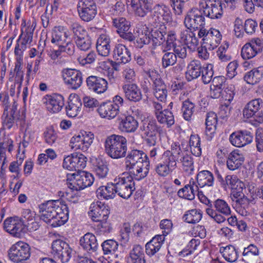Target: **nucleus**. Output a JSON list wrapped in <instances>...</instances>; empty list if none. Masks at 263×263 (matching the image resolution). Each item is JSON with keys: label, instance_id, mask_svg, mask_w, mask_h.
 I'll list each match as a JSON object with an SVG mask.
<instances>
[{"label": "nucleus", "instance_id": "obj_1", "mask_svg": "<svg viewBox=\"0 0 263 263\" xmlns=\"http://www.w3.org/2000/svg\"><path fill=\"white\" fill-rule=\"evenodd\" d=\"M106 154L113 159L124 158L125 168L148 161L147 155L142 151L133 149L127 152V140L120 135L108 136L104 143Z\"/></svg>", "mask_w": 263, "mask_h": 263}, {"label": "nucleus", "instance_id": "obj_2", "mask_svg": "<svg viewBox=\"0 0 263 263\" xmlns=\"http://www.w3.org/2000/svg\"><path fill=\"white\" fill-rule=\"evenodd\" d=\"M188 146L180 144L178 142H173L171 145V152L175 162L181 163L183 171L191 174L194 170L193 158L189 151Z\"/></svg>", "mask_w": 263, "mask_h": 263}, {"label": "nucleus", "instance_id": "obj_3", "mask_svg": "<svg viewBox=\"0 0 263 263\" xmlns=\"http://www.w3.org/2000/svg\"><path fill=\"white\" fill-rule=\"evenodd\" d=\"M68 208L66 204H62V206L48 213L44 212L40 215L41 219L46 223L55 228L63 225L68 219Z\"/></svg>", "mask_w": 263, "mask_h": 263}, {"label": "nucleus", "instance_id": "obj_4", "mask_svg": "<svg viewBox=\"0 0 263 263\" xmlns=\"http://www.w3.org/2000/svg\"><path fill=\"white\" fill-rule=\"evenodd\" d=\"M213 205L216 210L212 208H206V214L218 223L226 221V216L231 214V209L228 204L223 199H217L214 201Z\"/></svg>", "mask_w": 263, "mask_h": 263}, {"label": "nucleus", "instance_id": "obj_5", "mask_svg": "<svg viewBox=\"0 0 263 263\" xmlns=\"http://www.w3.org/2000/svg\"><path fill=\"white\" fill-rule=\"evenodd\" d=\"M30 254V246L23 241H18L12 245L8 251L10 259L16 263H26Z\"/></svg>", "mask_w": 263, "mask_h": 263}, {"label": "nucleus", "instance_id": "obj_6", "mask_svg": "<svg viewBox=\"0 0 263 263\" xmlns=\"http://www.w3.org/2000/svg\"><path fill=\"white\" fill-rule=\"evenodd\" d=\"M205 17L200 6L199 9L194 8L187 12L184 18V24L185 26L191 30H198L199 28L204 27Z\"/></svg>", "mask_w": 263, "mask_h": 263}, {"label": "nucleus", "instance_id": "obj_7", "mask_svg": "<svg viewBox=\"0 0 263 263\" xmlns=\"http://www.w3.org/2000/svg\"><path fill=\"white\" fill-rule=\"evenodd\" d=\"M114 182L116 194L123 199H128L135 190V182L131 177L115 178Z\"/></svg>", "mask_w": 263, "mask_h": 263}, {"label": "nucleus", "instance_id": "obj_8", "mask_svg": "<svg viewBox=\"0 0 263 263\" xmlns=\"http://www.w3.org/2000/svg\"><path fill=\"white\" fill-rule=\"evenodd\" d=\"M176 165L171 151L167 150L162 155L160 162L156 165L155 170L158 176L164 177L176 167Z\"/></svg>", "mask_w": 263, "mask_h": 263}, {"label": "nucleus", "instance_id": "obj_9", "mask_svg": "<svg viewBox=\"0 0 263 263\" xmlns=\"http://www.w3.org/2000/svg\"><path fill=\"white\" fill-rule=\"evenodd\" d=\"M72 250L69 245L61 239L52 242L51 253L54 258L60 259L62 263H67L72 256Z\"/></svg>", "mask_w": 263, "mask_h": 263}, {"label": "nucleus", "instance_id": "obj_10", "mask_svg": "<svg viewBox=\"0 0 263 263\" xmlns=\"http://www.w3.org/2000/svg\"><path fill=\"white\" fill-rule=\"evenodd\" d=\"M77 10L80 18L86 22L92 20L97 13V8L95 0H79Z\"/></svg>", "mask_w": 263, "mask_h": 263}, {"label": "nucleus", "instance_id": "obj_11", "mask_svg": "<svg viewBox=\"0 0 263 263\" xmlns=\"http://www.w3.org/2000/svg\"><path fill=\"white\" fill-rule=\"evenodd\" d=\"M263 106V100L257 98L249 101L243 109V116L246 118L254 117L259 123L263 122V113L261 110Z\"/></svg>", "mask_w": 263, "mask_h": 263}, {"label": "nucleus", "instance_id": "obj_12", "mask_svg": "<svg viewBox=\"0 0 263 263\" xmlns=\"http://www.w3.org/2000/svg\"><path fill=\"white\" fill-rule=\"evenodd\" d=\"M87 158L80 153H74L65 157L63 160V166L71 171H80L86 165Z\"/></svg>", "mask_w": 263, "mask_h": 263}, {"label": "nucleus", "instance_id": "obj_13", "mask_svg": "<svg viewBox=\"0 0 263 263\" xmlns=\"http://www.w3.org/2000/svg\"><path fill=\"white\" fill-rule=\"evenodd\" d=\"M199 4L205 17L211 19H218L222 17L223 10L220 1L209 0L206 3L199 2Z\"/></svg>", "mask_w": 263, "mask_h": 263}, {"label": "nucleus", "instance_id": "obj_14", "mask_svg": "<svg viewBox=\"0 0 263 263\" xmlns=\"http://www.w3.org/2000/svg\"><path fill=\"white\" fill-rule=\"evenodd\" d=\"M254 135L250 129H241L232 133L229 137L230 143L234 146L242 147L251 143Z\"/></svg>", "mask_w": 263, "mask_h": 263}, {"label": "nucleus", "instance_id": "obj_15", "mask_svg": "<svg viewBox=\"0 0 263 263\" xmlns=\"http://www.w3.org/2000/svg\"><path fill=\"white\" fill-rule=\"evenodd\" d=\"M93 138L94 135L91 132L83 131L71 139L70 146L72 148L85 152L92 144Z\"/></svg>", "mask_w": 263, "mask_h": 263}, {"label": "nucleus", "instance_id": "obj_16", "mask_svg": "<svg viewBox=\"0 0 263 263\" xmlns=\"http://www.w3.org/2000/svg\"><path fill=\"white\" fill-rule=\"evenodd\" d=\"M263 49V40L253 38L242 48L241 55L243 59H250L261 52Z\"/></svg>", "mask_w": 263, "mask_h": 263}, {"label": "nucleus", "instance_id": "obj_17", "mask_svg": "<svg viewBox=\"0 0 263 263\" xmlns=\"http://www.w3.org/2000/svg\"><path fill=\"white\" fill-rule=\"evenodd\" d=\"M62 77L68 88L76 90L79 88L83 82L82 74L79 71L73 69H64Z\"/></svg>", "mask_w": 263, "mask_h": 263}, {"label": "nucleus", "instance_id": "obj_18", "mask_svg": "<svg viewBox=\"0 0 263 263\" xmlns=\"http://www.w3.org/2000/svg\"><path fill=\"white\" fill-rule=\"evenodd\" d=\"M88 214L94 221L104 220L107 219L109 210L108 206L104 203L97 201L90 204Z\"/></svg>", "mask_w": 263, "mask_h": 263}, {"label": "nucleus", "instance_id": "obj_19", "mask_svg": "<svg viewBox=\"0 0 263 263\" xmlns=\"http://www.w3.org/2000/svg\"><path fill=\"white\" fill-rule=\"evenodd\" d=\"M74 180L68 185V187L75 191H80L90 186L94 181L93 175L89 173L82 172L80 174L74 175Z\"/></svg>", "mask_w": 263, "mask_h": 263}, {"label": "nucleus", "instance_id": "obj_20", "mask_svg": "<svg viewBox=\"0 0 263 263\" xmlns=\"http://www.w3.org/2000/svg\"><path fill=\"white\" fill-rule=\"evenodd\" d=\"M44 100L48 110L52 113L60 111L65 104L63 96L59 93L46 95Z\"/></svg>", "mask_w": 263, "mask_h": 263}, {"label": "nucleus", "instance_id": "obj_21", "mask_svg": "<svg viewBox=\"0 0 263 263\" xmlns=\"http://www.w3.org/2000/svg\"><path fill=\"white\" fill-rule=\"evenodd\" d=\"M4 230L15 237H18L24 229L25 224L22 219L18 217H8L4 222Z\"/></svg>", "mask_w": 263, "mask_h": 263}, {"label": "nucleus", "instance_id": "obj_22", "mask_svg": "<svg viewBox=\"0 0 263 263\" xmlns=\"http://www.w3.org/2000/svg\"><path fill=\"white\" fill-rule=\"evenodd\" d=\"M153 17L156 23H167L172 21V13L170 8L163 4H157L153 7Z\"/></svg>", "mask_w": 263, "mask_h": 263}, {"label": "nucleus", "instance_id": "obj_23", "mask_svg": "<svg viewBox=\"0 0 263 263\" xmlns=\"http://www.w3.org/2000/svg\"><path fill=\"white\" fill-rule=\"evenodd\" d=\"M126 3L131 6L135 14L139 17L145 16L152 9L151 0H128Z\"/></svg>", "mask_w": 263, "mask_h": 263}, {"label": "nucleus", "instance_id": "obj_24", "mask_svg": "<svg viewBox=\"0 0 263 263\" xmlns=\"http://www.w3.org/2000/svg\"><path fill=\"white\" fill-rule=\"evenodd\" d=\"M149 161L141 163V164H136L125 168L128 171L129 175L128 177H132L134 179L140 181L145 178L148 175L149 171Z\"/></svg>", "mask_w": 263, "mask_h": 263}, {"label": "nucleus", "instance_id": "obj_25", "mask_svg": "<svg viewBox=\"0 0 263 263\" xmlns=\"http://www.w3.org/2000/svg\"><path fill=\"white\" fill-rule=\"evenodd\" d=\"M86 83L89 90L98 94L104 92L107 88V81L100 77L90 76L87 78Z\"/></svg>", "mask_w": 263, "mask_h": 263}, {"label": "nucleus", "instance_id": "obj_26", "mask_svg": "<svg viewBox=\"0 0 263 263\" xmlns=\"http://www.w3.org/2000/svg\"><path fill=\"white\" fill-rule=\"evenodd\" d=\"M80 245L89 254L95 253L98 248V243L96 236L90 233L85 234L80 238Z\"/></svg>", "mask_w": 263, "mask_h": 263}, {"label": "nucleus", "instance_id": "obj_27", "mask_svg": "<svg viewBox=\"0 0 263 263\" xmlns=\"http://www.w3.org/2000/svg\"><path fill=\"white\" fill-rule=\"evenodd\" d=\"M113 58L118 63L126 64L131 60V53L125 45L118 44L113 50Z\"/></svg>", "mask_w": 263, "mask_h": 263}, {"label": "nucleus", "instance_id": "obj_28", "mask_svg": "<svg viewBox=\"0 0 263 263\" xmlns=\"http://www.w3.org/2000/svg\"><path fill=\"white\" fill-rule=\"evenodd\" d=\"M97 111L101 118L111 119L117 116L119 110L117 109V106H114L111 101H109L101 103Z\"/></svg>", "mask_w": 263, "mask_h": 263}, {"label": "nucleus", "instance_id": "obj_29", "mask_svg": "<svg viewBox=\"0 0 263 263\" xmlns=\"http://www.w3.org/2000/svg\"><path fill=\"white\" fill-rule=\"evenodd\" d=\"M122 89L126 98L129 101L136 102L142 99L141 90L136 84H125L122 86Z\"/></svg>", "mask_w": 263, "mask_h": 263}, {"label": "nucleus", "instance_id": "obj_30", "mask_svg": "<svg viewBox=\"0 0 263 263\" xmlns=\"http://www.w3.org/2000/svg\"><path fill=\"white\" fill-rule=\"evenodd\" d=\"M166 27L164 25H160L159 27H155L152 29L150 33V38L154 49L163 44L165 41Z\"/></svg>", "mask_w": 263, "mask_h": 263}, {"label": "nucleus", "instance_id": "obj_31", "mask_svg": "<svg viewBox=\"0 0 263 263\" xmlns=\"http://www.w3.org/2000/svg\"><path fill=\"white\" fill-rule=\"evenodd\" d=\"M82 106L81 99L78 96H70L65 108L66 115L70 118L76 117L81 112Z\"/></svg>", "mask_w": 263, "mask_h": 263}, {"label": "nucleus", "instance_id": "obj_32", "mask_svg": "<svg viewBox=\"0 0 263 263\" xmlns=\"http://www.w3.org/2000/svg\"><path fill=\"white\" fill-rule=\"evenodd\" d=\"M111 40L108 35L102 34L97 39L96 48L98 54L102 57H107L110 52Z\"/></svg>", "mask_w": 263, "mask_h": 263}, {"label": "nucleus", "instance_id": "obj_33", "mask_svg": "<svg viewBox=\"0 0 263 263\" xmlns=\"http://www.w3.org/2000/svg\"><path fill=\"white\" fill-rule=\"evenodd\" d=\"M203 67L200 61L198 60L191 61L188 65L185 72L187 81L189 82L198 78L201 75Z\"/></svg>", "mask_w": 263, "mask_h": 263}, {"label": "nucleus", "instance_id": "obj_34", "mask_svg": "<svg viewBox=\"0 0 263 263\" xmlns=\"http://www.w3.org/2000/svg\"><path fill=\"white\" fill-rule=\"evenodd\" d=\"M244 160L243 154L239 153L238 150H235L229 155L227 161L228 168L232 171L235 170L241 166Z\"/></svg>", "mask_w": 263, "mask_h": 263}, {"label": "nucleus", "instance_id": "obj_35", "mask_svg": "<svg viewBox=\"0 0 263 263\" xmlns=\"http://www.w3.org/2000/svg\"><path fill=\"white\" fill-rule=\"evenodd\" d=\"M68 32L63 26H56L52 31V39L51 42L57 46L61 44H64L68 40Z\"/></svg>", "mask_w": 263, "mask_h": 263}, {"label": "nucleus", "instance_id": "obj_36", "mask_svg": "<svg viewBox=\"0 0 263 263\" xmlns=\"http://www.w3.org/2000/svg\"><path fill=\"white\" fill-rule=\"evenodd\" d=\"M115 182L108 183L106 185L100 186L96 191L97 197L100 199L109 200L116 196Z\"/></svg>", "mask_w": 263, "mask_h": 263}, {"label": "nucleus", "instance_id": "obj_37", "mask_svg": "<svg viewBox=\"0 0 263 263\" xmlns=\"http://www.w3.org/2000/svg\"><path fill=\"white\" fill-rule=\"evenodd\" d=\"M138 127V122L132 116H127L122 118L119 123L120 129L126 133H134Z\"/></svg>", "mask_w": 263, "mask_h": 263}, {"label": "nucleus", "instance_id": "obj_38", "mask_svg": "<svg viewBox=\"0 0 263 263\" xmlns=\"http://www.w3.org/2000/svg\"><path fill=\"white\" fill-rule=\"evenodd\" d=\"M221 38L222 35L219 30L211 28L208 30V36L205 39V46H209V48L213 49L220 43Z\"/></svg>", "mask_w": 263, "mask_h": 263}, {"label": "nucleus", "instance_id": "obj_39", "mask_svg": "<svg viewBox=\"0 0 263 263\" xmlns=\"http://www.w3.org/2000/svg\"><path fill=\"white\" fill-rule=\"evenodd\" d=\"M262 77L263 67H258L246 73L243 79L248 84L255 85L259 82Z\"/></svg>", "mask_w": 263, "mask_h": 263}, {"label": "nucleus", "instance_id": "obj_40", "mask_svg": "<svg viewBox=\"0 0 263 263\" xmlns=\"http://www.w3.org/2000/svg\"><path fill=\"white\" fill-rule=\"evenodd\" d=\"M128 261V263H145L144 250L141 246H134L129 254Z\"/></svg>", "mask_w": 263, "mask_h": 263}, {"label": "nucleus", "instance_id": "obj_41", "mask_svg": "<svg viewBox=\"0 0 263 263\" xmlns=\"http://www.w3.org/2000/svg\"><path fill=\"white\" fill-rule=\"evenodd\" d=\"M198 185L200 187L205 186H212L214 184V178L213 174L207 170L199 172L196 176Z\"/></svg>", "mask_w": 263, "mask_h": 263}, {"label": "nucleus", "instance_id": "obj_42", "mask_svg": "<svg viewBox=\"0 0 263 263\" xmlns=\"http://www.w3.org/2000/svg\"><path fill=\"white\" fill-rule=\"evenodd\" d=\"M140 128L143 135L158 134L161 130L160 127L158 126L156 120L150 119L144 120Z\"/></svg>", "mask_w": 263, "mask_h": 263}, {"label": "nucleus", "instance_id": "obj_43", "mask_svg": "<svg viewBox=\"0 0 263 263\" xmlns=\"http://www.w3.org/2000/svg\"><path fill=\"white\" fill-rule=\"evenodd\" d=\"M156 117L160 124H166L167 127H171L175 122L172 112L167 109L160 112H157Z\"/></svg>", "mask_w": 263, "mask_h": 263}, {"label": "nucleus", "instance_id": "obj_44", "mask_svg": "<svg viewBox=\"0 0 263 263\" xmlns=\"http://www.w3.org/2000/svg\"><path fill=\"white\" fill-rule=\"evenodd\" d=\"M220 252L226 260L233 262L237 260L238 257V252L234 246L229 245L220 249Z\"/></svg>", "mask_w": 263, "mask_h": 263}, {"label": "nucleus", "instance_id": "obj_45", "mask_svg": "<svg viewBox=\"0 0 263 263\" xmlns=\"http://www.w3.org/2000/svg\"><path fill=\"white\" fill-rule=\"evenodd\" d=\"M153 86V93L155 97L159 101L164 102L167 96L166 86L162 80L156 82Z\"/></svg>", "mask_w": 263, "mask_h": 263}, {"label": "nucleus", "instance_id": "obj_46", "mask_svg": "<svg viewBox=\"0 0 263 263\" xmlns=\"http://www.w3.org/2000/svg\"><path fill=\"white\" fill-rule=\"evenodd\" d=\"M180 38L184 43V45L190 49L194 48L198 45V40L195 37V34L187 30H184L181 32Z\"/></svg>", "mask_w": 263, "mask_h": 263}, {"label": "nucleus", "instance_id": "obj_47", "mask_svg": "<svg viewBox=\"0 0 263 263\" xmlns=\"http://www.w3.org/2000/svg\"><path fill=\"white\" fill-rule=\"evenodd\" d=\"M2 120L3 128L10 129L14 125L15 122L18 120V118L8 114V107L6 106L2 116Z\"/></svg>", "mask_w": 263, "mask_h": 263}, {"label": "nucleus", "instance_id": "obj_48", "mask_svg": "<svg viewBox=\"0 0 263 263\" xmlns=\"http://www.w3.org/2000/svg\"><path fill=\"white\" fill-rule=\"evenodd\" d=\"M184 221L189 223H196L202 218V212L200 210L193 209L187 211L183 215Z\"/></svg>", "mask_w": 263, "mask_h": 263}, {"label": "nucleus", "instance_id": "obj_49", "mask_svg": "<svg viewBox=\"0 0 263 263\" xmlns=\"http://www.w3.org/2000/svg\"><path fill=\"white\" fill-rule=\"evenodd\" d=\"M62 204H64L59 200L47 201L40 204L39 205V212L41 213V214H43L44 212H46V213H48L62 206Z\"/></svg>", "mask_w": 263, "mask_h": 263}, {"label": "nucleus", "instance_id": "obj_50", "mask_svg": "<svg viewBox=\"0 0 263 263\" xmlns=\"http://www.w3.org/2000/svg\"><path fill=\"white\" fill-rule=\"evenodd\" d=\"M112 25L117 29L119 34L121 32L127 31L130 27V23L124 17H117L112 19Z\"/></svg>", "mask_w": 263, "mask_h": 263}, {"label": "nucleus", "instance_id": "obj_51", "mask_svg": "<svg viewBox=\"0 0 263 263\" xmlns=\"http://www.w3.org/2000/svg\"><path fill=\"white\" fill-rule=\"evenodd\" d=\"M191 152L193 155L199 157L201 155L200 138L198 135H191L189 141Z\"/></svg>", "mask_w": 263, "mask_h": 263}, {"label": "nucleus", "instance_id": "obj_52", "mask_svg": "<svg viewBox=\"0 0 263 263\" xmlns=\"http://www.w3.org/2000/svg\"><path fill=\"white\" fill-rule=\"evenodd\" d=\"M58 46V49L54 51L55 55L58 57L62 52H65L69 55H72L74 53L75 46L70 40H67L64 44H61Z\"/></svg>", "mask_w": 263, "mask_h": 263}, {"label": "nucleus", "instance_id": "obj_53", "mask_svg": "<svg viewBox=\"0 0 263 263\" xmlns=\"http://www.w3.org/2000/svg\"><path fill=\"white\" fill-rule=\"evenodd\" d=\"M195 105L187 99L183 102L182 106V110L183 117L186 121H190L195 111Z\"/></svg>", "mask_w": 263, "mask_h": 263}, {"label": "nucleus", "instance_id": "obj_54", "mask_svg": "<svg viewBox=\"0 0 263 263\" xmlns=\"http://www.w3.org/2000/svg\"><path fill=\"white\" fill-rule=\"evenodd\" d=\"M104 254H113L115 253L118 248V243L113 239L104 241L101 245Z\"/></svg>", "mask_w": 263, "mask_h": 263}, {"label": "nucleus", "instance_id": "obj_55", "mask_svg": "<svg viewBox=\"0 0 263 263\" xmlns=\"http://www.w3.org/2000/svg\"><path fill=\"white\" fill-rule=\"evenodd\" d=\"M176 35L173 31H170L167 34V40L165 41V42L162 45V51L163 52L171 50L172 48H174L176 46Z\"/></svg>", "mask_w": 263, "mask_h": 263}, {"label": "nucleus", "instance_id": "obj_56", "mask_svg": "<svg viewBox=\"0 0 263 263\" xmlns=\"http://www.w3.org/2000/svg\"><path fill=\"white\" fill-rule=\"evenodd\" d=\"M162 58V65L163 68H166L174 65L177 62L176 54L173 52H164Z\"/></svg>", "mask_w": 263, "mask_h": 263}, {"label": "nucleus", "instance_id": "obj_57", "mask_svg": "<svg viewBox=\"0 0 263 263\" xmlns=\"http://www.w3.org/2000/svg\"><path fill=\"white\" fill-rule=\"evenodd\" d=\"M45 142L49 145H52L58 138L57 133L52 127L47 128L44 133Z\"/></svg>", "mask_w": 263, "mask_h": 263}, {"label": "nucleus", "instance_id": "obj_58", "mask_svg": "<svg viewBox=\"0 0 263 263\" xmlns=\"http://www.w3.org/2000/svg\"><path fill=\"white\" fill-rule=\"evenodd\" d=\"M71 29L73 33L74 40L88 35L87 32L84 28L78 23H73L71 25Z\"/></svg>", "mask_w": 263, "mask_h": 263}, {"label": "nucleus", "instance_id": "obj_59", "mask_svg": "<svg viewBox=\"0 0 263 263\" xmlns=\"http://www.w3.org/2000/svg\"><path fill=\"white\" fill-rule=\"evenodd\" d=\"M75 43L77 47L82 51L88 50L90 48L91 45V40L88 35L80 39H76Z\"/></svg>", "mask_w": 263, "mask_h": 263}, {"label": "nucleus", "instance_id": "obj_60", "mask_svg": "<svg viewBox=\"0 0 263 263\" xmlns=\"http://www.w3.org/2000/svg\"><path fill=\"white\" fill-rule=\"evenodd\" d=\"M255 143L256 150L259 153L263 152V128L256 129L255 133Z\"/></svg>", "mask_w": 263, "mask_h": 263}, {"label": "nucleus", "instance_id": "obj_61", "mask_svg": "<svg viewBox=\"0 0 263 263\" xmlns=\"http://www.w3.org/2000/svg\"><path fill=\"white\" fill-rule=\"evenodd\" d=\"M202 80L204 84L209 83L212 79L214 72L213 70V66L212 65L203 67L201 73Z\"/></svg>", "mask_w": 263, "mask_h": 263}, {"label": "nucleus", "instance_id": "obj_62", "mask_svg": "<svg viewBox=\"0 0 263 263\" xmlns=\"http://www.w3.org/2000/svg\"><path fill=\"white\" fill-rule=\"evenodd\" d=\"M95 170L96 175L101 178L105 177L108 172L107 165L103 161H100L97 163L95 166Z\"/></svg>", "mask_w": 263, "mask_h": 263}, {"label": "nucleus", "instance_id": "obj_63", "mask_svg": "<svg viewBox=\"0 0 263 263\" xmlns=\"http://www.w3.org/2000/svg\"><path fill=\"white\" fill-rule=\"evenodd\" d=\"M99 223L97 226V230L101 234L109 233L112 230L110 223L107 220L98 221Z\"/></svg>", "mask_w": 263, "mask_h": 263}, {"label": "nucleus", "instance_id": "obj_64", "mask_svg": "<svg viewBox=\"0 0 263 263\" xmlns=\"http://www.w3.org/2000/svg\"><path fill=\"white\" fill-rule=\"evenodd\" d=\"M235 95L234 87L230 85L222 89V98L226 102L230 103L233 100Z\"/></svg>", "mask_w": 263, "mask_h": 263}]
</instances>
